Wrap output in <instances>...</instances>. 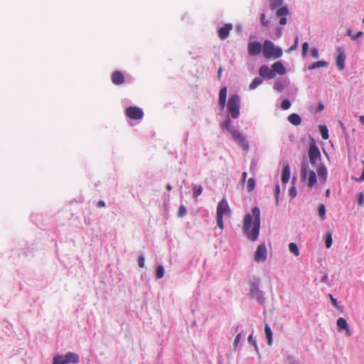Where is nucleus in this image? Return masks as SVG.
<instances>
[{
    "mask_svg": "<svg viewBox=\"0 0 364 364\" xmlns=\"http://www.w3.org/2000/svg\"><path fill=\"white\" fill-rule=\"evenodd\" d=\"M261 227L260 210L255 206L251 210V213L245 215L242 222V233L247 240L255 242L258 240Z\"/></svg>",
    "mask_w": 364,
    "mask_h": 364,
    "instance_id": "1",
    "label": "nucleus"
},
{
    "mask_svg": "<svg viewBox=\"0 0 364 364\" xmlns=\"http://www.w3.org/2000/svg\"><path fill=\"white\" fill-rule=\"evenodd\" d=\"M219 126L223 131L228 132L232 136L233 140L237 143L243 150H247L249 149V143L246 137L234 127L232 119L227 117L219 124Z\"/></svg>",
    "mask_w": 364,
    "mask_h": 364,
    "instance_id": "2",
    "label": "nucleus"
},
{
    "mask_svg": "<svg viewBox=\"0 0 364 364\" xmlns=\"http://www.w3.org/2000/svg\"><path fill=\"white\" fill-rule=\"evenodd\" d=\"M240 97L237 94H234L230 96L228 102V116L230 119H236L239 118L240 114Z\"/></svg>",
    "mask_w": 364,
    "mask_h": 364,
    "instance_id": "3",
    "label": "nucleus"
},
{
    "mask_svg": "<svg viewBox=\"0 0 364 364\" xmlns=\"http://www.w3.org/2000/svg\"><path fill=\"white\" fill-rule=\"evenodd\" d=\"M259 285L260 279L259 278L250 282L249 294L251 298L255 299L259 304L264 305L265 298L263 291L259 289Z\"/></svg>",
    "mask_w": 364,
    "mask_h": 364,
    "instance_id": "4",
    "label": "nucleus"
},
{
    "mask_svg": "<svg viewBox=\"0 0 364 364\" xmlns=\"http://www.w3.org/2000/svg\"><path fill=\"white\" fill-rule=\"evenodd\" d=\"M301 178L306 180L308 177V186L312 188L317 181L316 173L309 169V165L306 160H303L301 165Z\"/></svg>",
    "mask_w": 364,
    "mask_h": 364,
    "instance_id": "5",
    "label": "nucleus"
},
{
    "mask_svg": "<svg viewBox=\"0 0 364 364\" xmlns=\"http://www.w3.org/2000/svg\"><path fill=\"white\" fill-rule=\"evenodd\" d=\"M80 357L73 352H67L65 355H57L52 360V364H77L79 363Z\"/></svg>",
    "mask_w": 364,
    "mask_h": 364,
    "instance_id": "6",
    "label": "nucleus"
},
{
    "mask_svg": "<svg viewBox=\"0 0 364 364\" xmlns=\"http://www.w3.org/2000/svg\"><path fill=\"white\" fill-rule=\"evenodd\" d=\"M263 55L268 58H279L282 55V50L279 47H276L272 41L267 40L263 45Z\"/></svg>",
    "mask_w": 364,
    "mask_h": 364,
    "instance_id": "7",
    "label": "nucleus"
},
{
    "mask_svg": "<svg viewBox=\"0 0 364 364\" xmlns=\"http://www.w3.org/2000/svg\"><path fill=\"white\" fill-rule=\"evenodd\" d=\"M309 157L310 163L312 165H316L318 161H321V151L315 143H311L309 146Z\"/></svg>",
    "mask_w": 364,
    "mask_h": 364,
    "instance_id": "8",
    "label": "nucleus"
},
{
    "mask_svg": "<svg viewBox=\"0 0 364 364\" xmlns=\"http://www.w3.org/2000/svg\"><path fill=\"white\" fill-rule=\"evenodd\" d=\"M267 259V249L265 243H262L257 246L255 252L254 259L256 262H263Z\"/></svg>",
    "mask_w": 364,
    "mask_h": 364,
    "instance_id": "9",
    "label": "nucleus"
},
{
    "mask_svg": "<svg viewBox=\"0 0 364 364\" xmlns=\"http://www.w3.org/2000/svg\"><path fill=\"white\" fill-rule=\"evenodd\" d=\"M337 55L336 58V64L339 70H343L345 68V63L346 59V55L345 49L341 47L336 48Z\"/></svg>",
    "mask_w": 364,
    "mask_h": 364,
    "instance_id": "10",
    "label": "nucleus"
},
{
    "mask_svg": "<svg viewBox=\"0 0 364 364\" xmlns=\"http://www.w3.org/2000/svg\"><path fill=\"white\" fill-rule=\"evenodd\" d=\"M125 113L129 118L134 120L141 119L144 117L143 110L138 107H129L126 109Z\"/></svg>",
    "mask_w": 364,
    "mask_h": 364,
    "instance_id": "11",
    "label": "nucleus"
},
{
    "mask_svg": "<svg viewBox=\"0 0 364 364\" xmlns=\"http://www.w3.org/2000/svg\"><path fill=\"white\" fill-rule=\"evenodd\" d=\"M262 50L263 51V46L261 43L258 41H251L248 43L247 52L250 55H258Z\"/></svg>",
    "mask_w": 364,
    "mask_h": 364,
    "instance_id": "12",
    "label": "nucleus"
},
{
    "mask_svg": "<svg viewBox=\"0 0 364 364\" xmlns=\"http://www.w3.org/2000/svg\"><path fill=\"white\" fill-rule=\"evenodd\" d=\"M217 216L228 215L230 213V208L228 203L225 198H223L218 204L217 206Z\"/></svg>",
    "mask_w": 364,
    "mask_h": 364,
    "instance_id": "13",
    "label": "nucleus"
},
{
    "mask_svg": "<svg viewBox=\"0 0 364 364\" xmlns=\"http://www.w3.org/2000/svg\"><path fill=\"white\" fill-rule=\"evenodd\" d=\"M259 74L262 78L273 79L275 77L272 69L269 68L267 65H262L259 69Z\"/></svg>",
    "mask_w": 364,
    "mask_h": 364,
    "instance_id": "14",
    "label": "nucleus"
},
{
    "mask_svg": "<svg viewBox=\"0 0 364 364\" xmlns=\"http://www.w3.org/2000/svg\"><path fill=\"white\" fill-rule=\"evenodd\" d=\"M232 28V24H224V26L218 29V36L221 40H225L229 36L230 31Z\"/></svg>",
    "mask_w": 364,
    "mask_h": 364,
    "instance_id": "15",
    "label": "nucleus"
},
{
    "mask_svg": "<svg viewBox=\"0 0 364 364\" xmlns=\"http://www.w3.org/2000/svg\"><path fill=\"white\" fill-rule=\"evenodd\" d=\"M272 69L274 74H275V76L277 75V74L282 75L286 73V68L280 61L274 63L272 65Z\"/></svg>",
    "mask_w": 364,
    "mask_h": 364,
    "instance_id": "16",
    "label": "nucleus"
},
{
    "mask_svg": "<svg viewBox=\"0 0 364 364\" xmlns=\"http://www.w3.org/2000/svg\"><path fill=\"white\" fill-rule=\"evenodd\" d=\"M289 84V81L287 79L277 80L274 82V90L281 92L285 87Z\"/></svg>",
    "mask_w": 364,
    "mask_h": 364,
    "instance_id": "17",
    "label": "nucleus"
},
{
    "mask_svg": "<svg viewBox=\"0 0 364 364\" xmlns=\"http://www.w3.org/2000/svg\"><path fill=\"white\" fill-rule=\"evenodd\" d=\"M112 81L114 85H119L124 82V76L120 71H115L112 75Z\"/></svg>",
    "mask_w": 364,
    "mask_h": 364,
    "instance_id": "18",
    "label": "nucleus"
},
{
    "mask_svg": "<svg viewBox=\"0 0 364 364\" xmlns=\"http://www.w3.org/2000/svg\"><path fill=\"white\" fill-rule=\"evenodd\" d=\"M290 178V168L289 165L287 162L283 166L282 173V181L283 183H287Z\"/></svg>",
    "mask_w": 364,
    "mask_h": 364,
    "instance_id": "19",
    "label": "nucleus"
},
{
    "mask_svg": "<svg viewBox=\"0 0 364 364\" xmlns=\"http://www.w3.org/2000/svg\"><path fill=\"white\" fill-rule=\"evenodd\" d=\"M289 14V10L286 6L279 7L277 11L276 14L277 16H280L281 19L279 23H286L287 18L286 16Z\"/></svg>",
    "mask_w": 364,
    "mask_h": 364,
    "instance_id": "20",
    "label": "nucleus"
},
{
    "mask_svg": "<svg viewBox=\"0 0 364 364\" xmlns=\"http://www.w3.org/2000/svg\"><path fill=\"white\" fill-rule=\"evenodd\" d=\"M317 173L321 181L326 182L328 176L327 168L323 164H320L317 168Z\"/></svg>",
    "mask_w": 364,
    "mask_h": 364,
    "instance_id": "21",
    "label": "nucleus"
},
{
    "mask_svg": "<svg viewBox=\"0 0 364 364\" xmlns=\"http://www.w3.org/2000/svg\"><path fill=\"white\" fill-rule=\"evenodd\" d=\"M288 121L294 126H299L301 123V118L298 114L292 113L289 115Z\"/></svg>",
    "mask_w": 364,
    "mask_h": 364,
    "instance_id": "22",
    "label": "nucleus"
},
{
    "mask_svg": "<svg viewBox=\"0 0 364 364\" xmlns=\"http://www.w3.org/2000/svg\"><path fill=\"white\" fill-rule=\"evenodd\" d=\"M363 32L361 31L355 32L353 29L348 28L347 30V35L350 37L352 41H356L359 38L363 36Z\"/></svg>",
    "mask_w": 364,
    "mask_h": 364,
    "instance_id": "23",
    "label": "nucleus"
},
{
    "mask_svg": "<svg viewBox=\"0 0 364 364\" xmlns=\"http://www.w3.org/2000/svg\"><path fill=\"white\" fill-rule=\"evenodd\" d=\"M336 324L340 331L345 330L346 331H349L348 325L345 318H339L336 321Z\"/></svg>",
    "mask_w": 364,
    "mask_h": 364,
    "instance_id": "24",
    "label": "nucleus"
},
{
    "mask_svg": "<svg viewBox=\"0 0 364 364\" xmlns=\"http://www.w3.org/2000/svg\"><path fill=\"white\" fill-rule=\"evenodd\" d=\"M264 333L266 335V338L267 339V343L269 346H271L272 344L273 333H272L270 326L268 324H265Z\"/></svg>",
    "mask_w": 364,
    "mask_h": 364,
    "instance_id": "25",
    "label": "nucleus"
},
{
    "mask_svg": "<svg viewBox=\"0 0 364 364\" xmlns=\"http://www.w3.org/2000/svg\"><path fill=\"white\" fill-rule=\"evenodd\" d=\"M328 65V63L326 60H318L314 63H312L309 67V70H312L316 68H321V67H326Z\"/></svg>",
    "mask_w": 364,
    "mask_h": 364,
    "instance_id": "26",
    "label": "nucleus"
},
{
    "mask_svg": "<svg viewBox=\"0 0 364 364\" xmlns=\"http://www.w3.org/2000/svg\"><path fill=\"white\" fill-rule=\"evenodd\" d=\"M263 82V80L261 77H256L253 79L249 85V89L252 90L256 89L259 85Z\"/></svg>",
    "mask_w": 364,
    "mask_h": 364,
    "instance_id": "27",
    "label": "nucleus"
},
{
    "mask_svg": "<svg viewBox=\"0 0 364 364\" xmlns=\"http://www.w3.org/2000/svg\"><path fill=\"white\" fill-rule=\"evenodd\" d=\"M319 132L321 133V137L323 139H328L329 137L328 134V130L326 125H320L319 127Z\"/></svg>",
    "mask_w": 364,
    "mask_h": 364,
    "instance_id": "28",
    "label": "nucleus"
},
{
    "mask_svg": "<svg viewBox=\"0 0 364 364\" xmlns=\"http://www.w3.org/2000/svg\"><path fill=\"white\" fill-rule=\"evenodd\" d=\"M289 251L295 256H299V250L297 246V245L294 242H291L289 245Z\"/></svg>",
    "mask_w": 364,
    "mask_h": 364,
    "instance_id": "29",
    "label": "nucleus"
},
{
    "mask_svg": "<svg viewBox=\"0 0 364 364\" xmlns=\"http://www.w3.org/2000/svg\"><path fill=\"white\" fill-rule=\"evenodd\" d=\"M318 212L320 218L323 220L326 218V206L324 204L321 203L318 207Z\"/></svg>",
    "mask_w": 364,
    "mask_h": 364,
    "instance_id": "30",
    "label": "nucleus"
},
{
    "mask_svg": "<svg viewBox=\"0 0 364 364\" xmlns=\"http://www.w3.org/2000/svg\"><path fill=\"white\" fill-rule=\"evenodd\" d=\"M203 187L202 186H196L193 185V196L195 199H196L199 196H200L203 193Z\"/></svg>",
    "mask_w": 364,
    "mask_h": 364,
    "instance_id": "31",
    "label": "nucleus"
},
{
    "mask_svg": "<svg viewBox=\"0 0 364 364\" xmlns=\"http://www.w3.org/2000/svg\"><path fill=\"white\" fill-rule=\"evenodd\" d=\"M333 244L332 233L327 232L325 235V245L326 248H330Z\"/></svg>",
    "mask_w": 364,
    "mask_h": 364,
    "instance_id": "32",
    "label": "nucleus"
},
{
    "mask_svg": "<svg viewBox=\"0 0 364 364\" xmlns=\"http://www.w3.org/2000/svg\"><path fill=\"white\" fill-rule=\"evenodd\" d=\"M164 275V268L162 265H158L156 268V278L161 279Z\"/></svg>",
    "mask_w": 364,
    "mask_h": 364,
    "instance_id": "33",
    "label": "nucleus"
},
{
    "mask_svg": "<svg viewBox=\"0 0 364 364\" xmlns=\"http://www.w3.org/2000/svg\"><path fill=\"white\" fill-rule=\"evenodd\" d=\"M248 342L250 344L252 345L255 349L257 353H259V348L257 344L256 339L253 337V332L248 336Z\"/></svg>",
    "mask_w": 364,
    "mask_h": 364,
    "instance_id": "34",
    "label": "nucleus"
},
{
    "mask_svg": "<svg viewBox=\"0 0 364 364\" xmlns=\"http://www.w3.org/2000/svg\"><path fill=\"white\" fill-rule=\"evenodd\" d=\"M282 4V0H270L269 6L272 9H278Z\"/></svg>",
    "mask_w": 364,
    "mask_h": 364,
    "instance_id": "35",
    "label": "nucleus"
},
{
    "mask_svg": "<svg viewBox=\"0 0 364 364\" xmlns=\"http://www.w3.org/2000/svg\"><path fill=\"white\" fill-rule=\"evenodd\" d=\"M255 188V180L253 178H250L247 180V191L251 192Z\"/></svg>",
    "mask_w": 364,
    "mask_h": 364,
    "instance_id": "36",
    "label": "nucleus"
},
{
    "mask_svg": "<svg viewBox=\"0 0 364 364\" xmlns=\"http://www.w3.org/2000/svg\"><path fill=\"white\" fill-rule=\"evenodd\" d=\"M291 103L289 100L285 99L282 102L281 107L284 110H287L290 108Z\"/></svg>",
    "mask_w": 364,
    "mask_h": 364,
    "instance_id": "37",
    "label": "nucleus"
},
{
    "mask_svg": "<svg viewBox=\"0 0 364 364\" xmlns=\"http://www.w3.org/2000/svg\"><path fill=\"white\" fill-rule=\"evenodd\" d=\"M298 44H299V36H296L294 44L292 46H291V47L288 50H287V52L290 53V52L296 50L298 47Z\"/></svg>",
    "mask_w": 364,
    "mask_h": 364,
    "instance_id": "38",
    "label": "nucleus"
},
{
    "mask_svg": "<svg viewBox=\"0 0 364 364\" xmlns=\"http://www.w3.org/2000/svg\"><path fill=\"white\" fill-rule=\"evenodd\" d=\"M187 213V210L186 207L183 205H181L178 211V217L182 218Z\"/></svg>",
    "mask_w": 364,
    "mask_h": 364,
    "instance_id": "39",
    "label": "nucleus"
},
{
    "mask_svg": "<svg viewBox=\"0 0 364 364\" xmlns=\"http://www.w3.org/2000/svg\"><path fill=\"white\" fill-rule=\"evenodd\" d=\"M227 97V87H223L219 92V99H226Z\"/></svg>",
    "mask_w": 364,
    "mask_h": 364,
    "instance_id": "40",
    "label": "nucleus"
},
{
    "mask_svg": "<svg viewBox=\"0 0 364 364\" xmlns=\"http://www.w3.org/2000/svg\"><path fill=\"white\" fill-rule=\"evenodd\" d=\"M357 202L358 204L360 206L363 205L364 204V193L363 192H360L358 195L357 198Z\"/></svg>",
    "mask_w": 364,
    "mask_h": 364,
    "instance_id": "41",
    "label": "nucleus"
},
{
    "mask_svg": "<svg viewBox=\"0 0 364 364\" xmlns=\"http://www.w3.org/2000/svg\"><path fill=\"white\" fill-rule=\"evenodd\" d=\"M241 335H242L241 332H239L236 335V336L235 338V341H234V343H233V347H234L235 350H236L237 348V346H238V344L240 343V341Z\"/></svg>",
    "mask_w": 364,
    "mask_h": 364,
    "instance_id": "42",
    "label": "nucleus"
},
{
    "mask_svg": "<svg viewBox=\"0 0 364 364\" xmlns=\"http://www.w3.org/2000/svg\"><path fill=\"white\" fill-rule=\"evenodd\" d=\"M309 50V43L307 42H304L302 44V53L301 55L303 57L306 55L307 51Z\"/></svg>",
    "mask_w": 364,
    "mask_h": 364,
    "instance_id": "43",
    "label": "nucleus"
},
{
    "mask_svg": "<svg viewBox=\"0 0 364 364\" xmlns=\"http://www.w3.org/2000/svg\"><path fill=\"white\" fill-rule=\"evenodd\" d=\"M274 192H275L276 203L278 204V203H279L278 197L280 193V186L278 183L275 186Z\"/></svg>",
    "mask_w": 364,
    "mask_h": 364,
    "instance_id": "44",
    "label": "nucleus"
},
{
    "mask_svg": "<svg viewBox=\"0 0 364 364\" xmlns=\"http://www.w3.org/2000/svg\"><path fill=\"white\" fill-rule=\"evenodd\" d=\"M145 258H144V256L143 255H140L139 258H138V264L140 267H144V264H145Z\"/></svg>",
    "mask_w": 364,
    "mask_h": 364,
    "instance_id": "45",
    "label": "nucleus"
},
{
    "mask_svg": "<svg viewBox=\"0 0 364 364\" xmlns=\"http://www.w3.org/2000/svg\"><path fill=\"white\" fill-rule=\"evenodd\" d=\"M296 188L294 186H292L289 188V196L291 198H294L296 197Z\"/></svg>",
    "mask_w": 364,
    "mask_h": 364,
    "instance_id": "46",
    "label": "nucleus"
},
{
    "mask_svg": "<svg viewBox=\"0 0 364 364\" xmlns=\"http://www.w3.org/2000/svg\"><path fill=\"white\" fill-rule=\"evenodd\" d=\"M217 225L220 229H223L224 223H223V217L217 216Z\"/></svg>",
    "mask_w": 364,
    "mask_h": 364,
    "instance_id": "47",
    "label": "nucleus"
},
{
    "mask_svg": "<svg viewBox=\"0 0 364 364\" xmlns=\"http://www.w3.org/2000/svg\"><path fill=\"white\" fill-rule=\"evenodd\" d=\"M311 56L314 58H318L319 56L318 50L316 48H312L311 50Z\"/></svg>",
    "mask_w": 364,
    "mask_h": 364,
    "instance_id": "48",
    "label": "nucleus"
},
{
    "mask_svg": "<svg viewBox=\"0 0 364 364\" xmlns=\"http://www.w3.org/2000/svg\"><path fill=\"white\" fill-rule=\"evenodd\" d=\"M240 328H241V327L240 325H236L231 328L230 333H237L240 331Z\"/></svg>",
    "mask_w": 364,
    "mask_h": 364,
    "instance_id": "49",
    "label": "nucleus"
},
{
    "mask_svg": "<svg viewBox=\"0 0 364 364\" xmlns=\"http://www.w3.org/2000/svg\"><path fill=\"white\" fill-rule=\"evenodd\" d=\"M287 360L289 361V364H299L293 355H289L287 357Z\"/></svg>",
    "mask_w": 364,
    "mask_h": 364,
    "instance_id": "50",
    "label": "nucleus"
},
{
    "mask_svg": "<svg viewBox=\"0 0 364 364\" xmlns=\"http://www.w3.org/2000/svg\"><path fill=\"white\" fill-rule=\"evenodd\" d=\"M218 102L221 109H223L226 105V99H219Z\"/></svg>",
    "mask_w": 364,
    "mask_h": 364,
    "instance_id": "51",
    "label": "nucleus"
},
{
    "mask_svg": "<svg viewBox=\"0 0 364 364\" xmlns=\"http://www.w3.org/2000/svg\"><path fill=\"white\" fill-rule=\"evenodd\" d=\"M329 296L333 306L336 308H338L337 300L335 298H333V296L331 294H330Z\"/></svg>",
    "mask_w": 364,
    "mask_h": 364,
    "instance_id": "52",
    "label": "nucleus"
},
{
    "mask_svg": "<svg viewBox=\"0 0 364 364\" xmlns=\"http://www.w3.org/2000/svg\"><path fill=\"white\" fill-rule=\"evenodd\" d=\"M328 279V276L327 274H325L324 275L322 276V277L321 279V282L322 283H327Z\"/></svg>",
    "mask_w": 364,
    "mask_h": 364,
    "instance_id": "53",
    "label": "nucleus"
},
{
    "mask_svg": "<svg viewBox=\"0 0 364 364\" xmlns=\"http://www.w3.org/2000/svg\"><path fill=\"white\" fill-rule=\"evenodd\" d=\"M105 206V202L104 200H99L97 204V208H103Z\"/></svg>",
    "mask_w": 364,
    "mask_h": 364,
    "instance_id": "54",
    "label": "nucleus"
},
{
    "mask_svg": "<svg viewBox=\"0 0 364 364\" xmlns=\"http://www.w3.org/2000/svg\"><path fill=\"white\" fill-rule=\"evenodd\" d=\"M247 177V172H243L242 174L241 182L245 183Z\"/></svg>",
    "mask_w": 364,
    "mask_h": 364,
    "instance_id": "55",
    "label": "nucleus"
},
{
    "mask_svg": "<svg viewBox=\"0 0 364 364\" xmlns=\"http://www.w3.org/2000/svg\"><path fill=\"white\" fill-rule=\"evenodd\" d=\"M359 122L364 126V115L359 117Z\"/></svg>",
    "mask_w": 364,
    "mask_h": 364,
    "instance_id": "56",
    "label": "nucleus"
},
{
    "mask_svg": "<svg viewBox=\"0 0 364 364\" xmlns=\"http://www.w3.org/2000/svg\"><path fill=\"white\" fill-rule=\"evenodd\" d=\"M166 189H167V190H168V191H171V190L172 189L171 186V185H169V184H168V185L166 186Z\"/></svg>",
    "mask_w": 364,
    "mask_h": 364,
    "instance_id": "57",
    "label": "nucleus"
},
{
    "mask_svg": "<svg viewBox=\"0 0 364 364\" xmlns=\"http://www.w3.org/2000/svg\"><path fill=\"white\" fill-rule=\"evenodd\" d=\"M222 68H220L219 70H218V75L220 76L221 73H222Z\"/></svg>",
    "mask_w": 364,
    "mask_h": 364,
    "instance_id": "58",
    "label": "nucleus"
},
{
    "mask_svg": "<svg viewBox=\"0 0 364 364\" xmlns=\"http://www.w3.org/2000/svg\"><path fill=\"white\" fill-rule=\"evenodd\" d=\"M323 108H324V106H323L322 104H320V105H319V109H320V110H323Z\"/></svg>",
    "mask_w": 364,
    "mask_h": 364,
    "instance_id": "59",
    "label": "nucleus"
},
{
    "mask_svg": "<svg viewBox=\"0 0 364 364\" xmlns=\"http://www.w3.org/2000/svg\"><path fill=\"white\" fill-rule=\"evenodd\" d=\"M329 194H330V190H329V189H328V190H326V196H329Z\"/></svg>",
    "mask_w": 364,
    "mask_h": 364,
    "instance_id": "60",
    "label": "nucleus"
},
{
    "mask_svg": "<svg viewBox=\"0 0 364 364\" xmlns=\"http://www.w3.org/2000/svg\"><path fill=\"white\" fill-rule=\"evenodd\" d=\"M346 334H347L348 336H350V334H351V333H350V331H346Z\"/></svg>",
    "mask_w": 364,
    "mask_h": 364,
    "instance_id": "61",
    "label": "nucleus"
},
{
    "mask_svg": "<svg viewBox=\"0 0 364 364\" xmlns=\"http://www.w3.org/2000/svg\"><path fill=\"white\" fill-rule=\"evenodd\" d=\"M279 36H280V35H281V33H282V28H279Z\"/></svg>",
    "mask_w": 364,
    "mask_h": 364,
    "instance_id": "62",
    "label": "nucleus"
},
{
    "mask_svg": "<svg viewBox=\"0 0 364 364\" xmlns=\"http://www.w3.org/2000/svg\"><path fill=\"white\" fill-rule=\"evenodd\" d=\"M188 134L187 133V134H186V137L185 141H186V140H187V139H188Z\"/></svg>",
    "mask_w": 364,
    "mask_h": 364,
    "instance_id": "63",
    "label": "nucleus"
},
{
    "mask_svg": "<svg viewBox=\"0 0 364 364\" xmlns=\"http://www.w3.org/2000/svg\"><path fill=\"white\" fill-rule=\"evenodd\" d=\"M363 23H364V18L363 19Z\"/></svg>",
    "mask_w": 364,
    "mask_h": 364,
    "instance_id": "64",
    "label": "nucleus"
}]
</instances>
